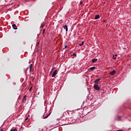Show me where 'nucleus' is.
I'll use <instances>...</instances> for the list:
<instances>
[{
  "mask_svg": "<svg viewBox=\"0 0 131 131\" xmlns=\"http://www.w3.org/2000/svg\"><path fill=\"white\" fill-rule=\"evenodd\" d=\"M94 89L96 91H100V87H99V86H98V85L96 84H94Z\"/></svg>",
  "mask_w": 131,
  "mask_h": 131,
  "instance_id": "1",
  "label": "nucleus"
},
{
  "mask_svg": "<svg viewBox=\"0 0 131 131\" xmlns=\"http://www.w3.org/2000/svg\"><path fill=\"white\" fill-rule=\"evenodd\" d=\"M57 72H58V70H55L54 72H53V74H52V77H55V76H56V75H57Z\"/></svg>",
  "mask_w": 131,
  "mask_h": 131,
  "instance_id": "2",
  "label": "nucleus"
},
{
  "mask_svg": "<svg viewBox=\"0 0 131 131\" xmlns=\"http://www.w3.org/2000/svg\"><path fill=\"white\" fill-rule=\"evenodd\" d=\"M12 27L15 30H17L18 29V27L16 26V24L12 25Z\"/></svg>",
  "mask_w": 131,
  "mask_h": 131,
  "instance_id": "3",
  "label": "nucleus"
},
{
  "mask_svg": "<svg viewBox=\"0 0 131 131\" xmlns=\"http://www.w3.org/2000/svg\"><path fill=\"white\" fill-rule=\"evenodd\" d=\"M115 73H116V71H113L112 72H111L110 73V74L111 75H114V74H115Z\"/></svg>",
  "mask_w": 131,
  "mask_h": 131,
  "instance_id": "4",
  "label": "nucleus"
},
{
  "mask_svg": "<svg viewBox=\"0 0 131 131\" xmlns=\"http://www.w3.org/2000/svg\"><path fill=\"white\" fill-rule=\"evenodd\" d=\"M26 102V95H25L23 98V103H25Z\"/></svg>",
  "mask_w": 131,
  "mask_h": 131,
  "instance_id": "5",
  "label": "nucleus"
},
{
  "mask_svg": "<svg viewBox=\"0 0 131 131\" xmlns=\"http://www.w3.org/2000/svg\"><path fill=\"white\" fill-rule=\"evenodd\" d=\"M64 29H66V31L67 32L68 31V27H67V25H64L63 26Z\"/></svg>",
  "mask_w": 131,
  "mask_h": 131,
  "instance_id": "6",
  "label": "nucleus"
},
{
  "mask_svg": "<svg viewBox=\"0 0 131 131\" xmlns=\"http://www.w3.org/2000/svg\"><path fill=\"white\" fill-rule=\"evenodd\" d=\"M100 80H101V78L97 79L94 81V83H98V82H99V81H100Z\"/></svg>",
  "mask_w": 131,
  "mask_h": 131,
  "instance_id": "7",
  "label": "nucleus"
},
{
  "mask_svg": "<svg viewBox=\"0 0 131 131\" xmlns=\"http://www.w3.org/2000/svg\"><path fill=\"white\" fill-rule=\"evenodd\" d=\"M99 18H100V15L98 14L96 15L95 17V20H97V19H99Z\"/></svg>",
  "mask_w": 131,
  "mask_h": 131,
  "instance_id": "8",
  "label": "nucleus"
},
{
  "mask_svg": "<svg viewBox=\"0 0 131 131\" xmlns=\"http://www.w3.org/2000/svg\"><path fill=\"white\" fill-rule=\"evenodd\" d=\"M98 61V59H92V63H96Z\"/></svg>",
  "mask_w": 131,
  "mask_h": 131,
  "instance_id": "9",
  "label": "nucleus"
},
{
  "mask_svg": "<svg viewBox=\"0 0 131 131\" xmlns=\"http://www.w3.org/2000/svg\"><path fill=\"white\" fill-rule=\"evenodd\" d=\"M50 115H51V113H49L47 116H46V117L43 118V119H46V118H48L49 117V116H50Z\"/></svg>",
  "mask_w": 131,
  "mask_h": 131,
  "instance_id": "10",
  "label": "nucleus"
},
{
  "mask_svg": "<svg viewBox=\"0 0 131 131\" xmlns=\"http://www.w3.org/2000/svg\"><path fill=\"white\" fill-rule=\"evenodd\" d=\"M90 70H95L96 69V67H93L90 68Z\"/></svg>",
  "mask_w": 131,
  "mask_h": 131,
  "instance_id": "11",
  "label": "nucleus"
},
{
  "mask_svg": "<svg viewBox=\"0 0 131 131\" xmlns=\"http://www.w3.org/2000/svg\"><path fill=\"white\" fill-rule=\"evenodd\" d=\"M83 43H84V42L82 41L81 43L79 44V46H80V47H81V46H83Z\"/></svg>",
  "mask_w": 131,
  "mask_h": 131,
  "instance_id": "12",
  "label": "nucleus"
},
{
  "mask_svg": "<svg viewBox=\"0 0 131 131\" xmlns=\"http://www.w3.org/2000/svg\"><path fill=\"white\" fill-rule=\"evenodd\" d=\"M43 26H45V25L43 24H41V26L40 27V28H43Z\"/></svg>",
  "mask_w": 131,
  "mask_h": 131,
  "instance_id": "13",
  "label": "nucleus"
},
{
  "mask_svg": "<svg viewBox=\"0 0 131 131\" xmlns=\"http://www.w3.org/2000/svg\"><path fill=\"white\" fill-rule=\"evenodd\" d=\"M29 68H30V71H31V68H32V64H31V65L29 66Z\"/></svg>",
  "mask_w": 131,
  "mask_h": 131,
  "instance_id": "14",
  "label": "nucleus"
},
{
  "mask_svg": "<svg viewBox=\"0 0 131 131\" xmlns=\"http://www.w3.org/2000/svg\"><path fill=\"white\" fill-rule=\"evenodd\" d=\"M10 131H17V129H11Z\"/></svg>",
  "mask_w": 131,
  "mask_h": 131,
  "instance_id": "15",
  "label": "nucleus"
},
{
  "mask_svg": "<svg viewBox=\"0 0 131 131\" xmlns=\"http://www.w3.org/2000/svg\"><path fill=\"white\" fill-rule=\"evenodd\" d=\"M113 59H114V60H116V57L115 56H113Z\"/></svg>",
  "mask_w": 131,
  "mask_h": 131,
  "instance_id": "16",
  "label": "nucleus"
},
{
  "mask_svg": "<svg viewBox=\"0 0 131 131\" xmlns=\"http://www.w3.org/2000/svg\"><path fill=\"white\" fill-rule=\"evenodd\" d=\"M55 68H55V67H53V68H52V71H51V73H52V72H53V70H55Z\"/></svg>",
  "mask_w": 131,
  "mask_h": 131,
  "instance_id": "17",
  "label": "nucleus"
},
{
  "mask_svg": "<svg viewBox=\"0 0 131 131\" xmlns=\"http://www.w3.org/2000/svg\"><path fill=\"white\" fill-rule=\"evenodd\" d=\"M45 32H46V29L43 30V34H45Z\"/></svg>",
  "mask_w": 131,
  "mask_h": 131,
  "instance_id": "18",
  "label": "nucleus"
},
{
  "mask_svg": "<svg viewBox=\"0 0 131 131\" xmlns=\"http://www.w3.org/2000/svg\"><path fill=\"white\" fill-rule=\"evenodd\" d=\"M73 56H74V57H76V54L75 53L73 54Z\"/></svg>",
  "mask_w": 131,
  "mask_h": 131,
  "instance_id": "19",
  "label": "nucleus"
},
{
  "mask_svg": "<svg viewBox=\"0 0 131 131\" xmlns=\"http://www.w3.org/2000/svg\"><path fill=\"white\" fill-rule=\"evenodd\" d=\"M66 48H67V45H64V48H63V50H64V49H66Z\"/></svg>",
  "mask_w": 131,
  "mask_h": 131,
  "instance_id": "20",
  "label": "nucleus"
},
{
  "mask_svg": "<svg viewBox=\"0 0 131 131\" xmlns=\"http://www.w3.org/2000/svg\"><path fill=\"white\" fill-rule=\"evenodd\" d=\"M38 45H39V42H37L36 44V46H38Z\"/></svg>",
  "mask_w": 131,
  "mask_h": 131,
  "instance_id": "21",
  "label": "nucleus"
},
{
  "mask_svg": "<svg viewBox=\"0 0 131 131\" xmlns=\"http://www.w3.org/2000/svg\"><path fill=\"white\" fill-rule=\"evenodd\" d=\"M28 120V117H27L26 119H25V121H26L27 120Z\"/></svg>",
  "mask_w": 131,
  "mask_h": 131,
  "instance_id": "22",
  "label": "nucleus"
},
{
  "mask_svg": "<svg viewBox=\"0 0 131 131\" xmlns=\"http://www.w3.org/2000/svg\"><path fill=\"white\" fill-rule=\"evenodd\" d=\"M120 117H118V120H119L120 119Z\"/></svg>",
  "mask_w": 131,
  "mask_h": 131,
  "instance_id": "23",
  "label": "nucleus"
},
{
  "mask_svg": "<svg viewBox=\"0 0 131 131\" xmlns=\"http://www.w3.org/2000/svg\"><path fill=\"white\" fill-rule=\"evenodd\" d=\"M116 131H123V130L120 129V130H117Z\"/></svg>",
  "mask_w": 131,
  "mask_h": 131,
  "instance_id": "24",
  "label": "nucleus"
},
{
  "mask_svg": "<svg viewBox=\"0 0 131 131\" xmlns=\"http://www.w3.org/2000/svg\"><path fill=\"white\" fill-rule=\"evenodd\" d=\"M80 5H82V2H81L80 3Z\"/></svg>",
  "mask_w": 131,
  "mask_h": 131,
  "instance_id": "25",
  "label": "nucleus"
},
{
  "mask_svg": "<svg viewBox=\"0 0 131 131\" xmlns=\"http://www.w3.org/2000/svg\"><path fill=\"white\" fill-rule=\"evenodd\" d=\"M31 89H32V87H31V88L30 89V91H31Z\"/></svg>",
  "mask_w": 131,
  "mask_h": 131,
  "instance_id": "26",
  "label": "nucleus"
},
{
  "mask_svg": "<svg viewBox=\"0 0 131 131\" xmlns=\"http://www.w3.org/2000/svg\"><path fill=\"white\" fill-rule=\"evenodd\" d=\"M117 54H116V55H115V57H117Z\"/></svg>",
  "mask_w": 131,
  "mask_h": 131,
  "instance_id": "27",
  "label": "nucleus"
}]
</instances>
